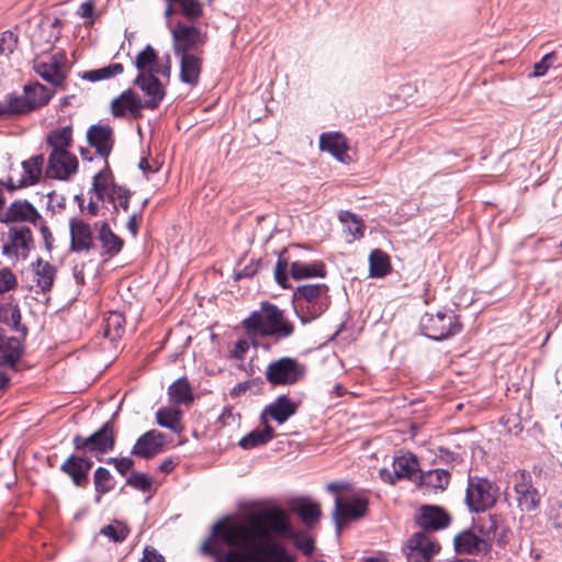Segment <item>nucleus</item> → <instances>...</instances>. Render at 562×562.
I'll use <instances>...</instances> for the list:
<instances>
[{
    "label": "nucleus",
    "mask_w": 562,
    "mask_h": 562,
    "mask_svg": "<svg viewBox=\"0 0 562 562\" xmlns=\"http://www.w3.org/2000/svg\"><path fill=\"white\" fill-rule=\"evenodd\" d=\"M146 108L140 97L132 90L124 91L120 97L115 98L111 103L114 116H123L131 113L135 116L139 115L140 110Z\"/></svg>",
    "instance_id": "nucleus-26"
},
{
    "label": "nucleus",
    "mask_w": 562,
    "mask_h": 562,
    "mask_svg": "<svg viewBox=\"0 0 562 562\" xmlns=\"http://www.w3.org/2000/svg\"><path fill=\"white\" fill-rule=\"evenodd\" d=\"M557 59L555 53L546 54L540 61L533 66V77H542L547 74L548 69L553 65Z\"/></svg>",
    "instance_id": "nucleus-53"
},
{
    "label": "nucleus",
    "mask_w": 562,
    "mask_h": 562,
    "mask_svg": "<svg viewBox=\"0 0 562 562\" xmlns=\"http://www.w3.org/2000/svg\"><path fill=\"white\" fill-rule=\"evenodd\" d=\"M367 510L368 501L362 495L337 496L333 512L337 533H340L344 524L363 517Z\"/></svg>",
    "instance_id": "nucleus-8"
},
{
    "label": "nucleus",
    "mask_w": 562,
    "mask_h": 562,
    "mask_svg": "<svg viewBox=\"0 0 562 562\" xmlns=\"http://www.w3.org/2000/svg\"><path fill=\"white\" fill-rule=\"evenodd\" d=\"M440 547L426 531L414 533L407 541L405 554L408 562H429Z\"/></svg>",
    "instance_id": "nucleus-15"
},
{
    "label": "nucleus",
    "mask_w": 562,
    "mask_h": 562,
    "mask_svg": "<svg viewBox=\"0 0 562 562\" xmlns=\"http://www.w3.org/2000/svg\"><path fill=\"white\" fill-rule=\"evenodd\" d=\"M66 55L58 52L50 55L47 59L35 60L33 69L43 80L59 87L66 79Z\"/></svg>",
    "instance_id": "nucleus-14"
},
{
    "label": "nucleus",
    "mask_w": 562,
    "mask_h": 562,
    "mask_svg": "<svg viewBox=\"0 0 562 562\" xmlns=\"http://www.w3.org/2000/svg\"><path fill=\"white\" fill-rule=\"evenodd\" d=\"M40 227L41 235L45 241L46 247L49 249L52 246L53 236L48 229V227L45 225L43 217L41 216L40 222H37V225Z\"/></svg>",
    "instance_id": "nucleus-57"
},
{
    "label": "nucleus",
    "mask_w": 562,
    "mask_h": 562,
    "mask_svg": "<svg viewBox=\"0 0 562 562\" xmlns=\"http://www.w3.org/2000/svg\"><path fill=\"white\" fill-rule=\"evenodd\" d=\"M54 93V90L46 88L40 82H34L24 86L23 94L18 95V99L23 113L27 114L47 104Z\"/></svg>",
    "instance_id": "nucleus-18"
},
{
    "label": "nucleus",
    "mask_w": 562,
    "mask_h": 562,
    "mask_svg": "<svg viewBox=\"0 0 562 562\" xmlns=\"http://www.w3.org/2000/svg\"><path fill=\"white\" fill-rule=\"evenodd\" d=\"M9 376L5 372L0 370V391L5 389L9 385Z\"/></svg>",
    "instance_id": "nucleus-64"
},
{
    "label": "nucleus",
    "mask_w": 562,
    "mask_h": 562,
    "mask_svg": "<svg viewBox=\"0 0 562 562\" xmlns=\"http://www.w3.org/2000/svg\"><path fill=\"white\" fill-rule=\"evenodd\" d=\"M180 59V80L189 86L199 82L202 59L198 53L176 55Z\"/></svg>",
    "instance_id": "nucleus-27"
},
{
    "label": "nucleus",
    "mask_w": 562,
    "mask_h": 562,
    "mask_svg": "<svg viewBox=\"0 0 562 562\" xmlns=\"http://www.w3.org/2000/svg\"><path fill=\"white\" fill-rule=\"evenodd\" d=\"M138 167L143 170L146 177H148L149 173H154L158 170L157 167L154 168L146 158L140 159Z\"/></svg>",
    "instance_id": "nucleus-61"
},
{
    "label": "nucleus",
    "mask_w": 562,
    "mask_h": 562,
    "mask_svg": "<svg viewBox=\"0 0 562 562\" xmlns=\"http://www.w3.org/2000/svg\"><path fill=\"white\" fill-rule=\"evenodd\" d=\"M47 142L53 150H68L72 143L71 126H64L52 131L47 137Z\"/></svg>",
    "instance_id": "nucleus-40"
},
{
    "label": "nucleus",
    "mask_w": 562,
    "mask_h": 562,
    "mask_svg": "<svg viewBox=\"0 0 562 562\" xmlns=\"http://www.w3.org/2000/svg\"><path fill=\"white\" fill-rule=\"evenodd\" d=\"M110 463L114 464V468L117 472H120L122 475L126 474L133 467L134 462L131 458L124 457V458H111L109 460Z\"/></svg>",
    "instance_id": "nucleus-54"
},
{
    "label": "nucleus",
    "mask_w": 562,
    "mask_h": 562,
    "mask_svg": "<svg viewBox=\"0 0 562 562\" xmlns=\"http://www.w3.org/2000/svg\"><path fill=\"white\" fill-rule=\"evenodd\" d=\"M419 485L428 491H443L450 482V473L447 470L434 469L419 476Z\"/></svg>",
    "instance_id": "nucleus-33"
},
{
    "label": "nucleus",
    "mask_w": 562,
    "mask_h": 562,
    "mask_svg": "<svg viewBox=\"0 0 562 562\" xmlns=\"http://www.w3.org/2000/svg\"><path fill=\"white\" fill-rule=\"evenodd\" d=\"M274 535L293 536L290 517L279 508L247 521L216 522L201 551L216 562H294Z\"/></svg>",
    "instance_id": "nucleus-1"
},
{
    "label": "nucleus",
    "mask_w": 562,
    "mask_h": 562,
    "mask_svg": "<svg viewBox=\"0 0 562 562\" xmlns=\"http://www.w3.org/2000/svg\"><path fill=\"white\" fill-rule=\"evenodd\" d=\"M347 488H348V484H344V483L334 482V483H330L327 485V491L335 494L336 497L345 496L342 494V492H344V490H347Z\"/></svg>",
    "instance_id": "nucleus-59"
},
{
    "label": "nucleus",
    "mask_w": 562,
    "mask_h": 562,
    "mask_svg": "<svg viewBox=\"0 0 562 562\" xmlns=\"http://www.w3.org/2000/svg\"><path fill=\"white\" fill-rule=\"evenodd\" d=\"M274 437V431L271 426L263 424L261 430H252L239 440V446L243 449H252L262 446Z\"/></svg>",
    "instance_id": "nucleus-36"
},
{
    "label": "nucleus",
    "mask_w": 562,
    "mask_h": 562,
    "mask_svg": "<svg viewBox=\"0 0 562 562\" xmlns=\"http://www.w3.org/2000/svg\"><path fill=\"white\" fill-rule=\"evenodd\" d=\"M164 442L165 435L162 432L155 429L148 430L137 439L132 454L144 459L151 458L161 451Z\"/></svg>",
    "instance_id": "nucleus-22"
},
{
    "label": "nucleus",
    "mask_w": 562,
    "mask_h": 562,
    "mask_svg": "<svg viewBox=\"0 0 562 562\" xmlns=\"http://www.w3.org/2000/svg\"><path fill=\"white\" fill-rule=\"evenodd\" d=\"M78 159L68 150H52L48 159L47 176L58 180H67L77 172Z\"/></svg>",
    "instance_id": "nucleus-17"
},
{
    "label": "nucleus",
    "mask_w": 562,
    "mask_h": 562,
    "mask_svg": "<svg viewBox=\"0 0 562 562\" xmlns=\"http://www.w3.org/2000/svg\"><path fill=\"white\" fill-rule=\"evenodd\" d=\"M98 239L101 243L103 252L110 257L117 255L123 247L122 238L114 234L106 223L100 225Z\"/></svg>",
    "instance_id": "nucleus-34"
},
{
    "label": "nucleus",
    "mask_w": 562,
    "mask_h": 562,
    "mask_svg": "<svg viewBox=\"0 0 562 562\" xmlns=\"http://www.w3.org/2000/svg\"><path fill=\"white\" fill-rule=\"evenodd\" d=\"M303 374L304 368L288 357L271 362L266 370V378L272 384H294Z\"/></svg>",
    "instance_id": "nucleus-12"
},
{
    "label": "nucleus",
    "mask_w": 562,
    "mask_h": 562,
    "mask_svg": "<svg viewBox=\"0 0 562 562\" xmlns=\"http://www.w3.org/2000/svg\"><path fill=\"white\" fill-rule=\"evenodd\" d=\"M89 144L101 157H106L113 146V131L109 125H92L87 133Z\"/></svg>",
    "instance_id": "nucleus-25"
},
{
    "label": "nucleus",
    "mask_w": 562,
    "mask_h": 562,
    "mask_svg": "<svg viewBox=\"0 0 562 562\" xmlns=\"http://www.w3.org/2000/svg\"><path fill=\"white\" fill-rule=\"evenodd\" d=\"M33 247L32 233L25 226H12L2 246V255L11 260L25 259Z\"/></svg>",
    "instance_id": "nucleus-9"
},
{
    "label": "nucleus",
    "mask_w": 562,
    "mask_h": 562,
    "mask_svg": "<svg viewBox=\"0 0 562 562\" xmlns=\"http://www.w3.org/2000/svg\"><path fill=\"white\" fill-rule=\"evenodd\" d=\"M94 485L95 491L100 494H105L112 490V476L108 469L100 467L95 470Z\"/></svg>",
    "instance_id": "nucleus-48"
},
{
    "label": "nucleus",
    "mask_w": 562,
    "mask_h": 562,
    "mask_svg": "<svg viewBox=\"0 0 562 562\" xmlns=\"http://www.w3.org/2000/svg\"><path fill=\"white\" fill-rule=\"evenodd\" d=\"M181 416L182 413L179 408L162 407L156 412V422L160 427L179 434L182 430Z\"/></svg>",
    "instance_id": "nucleus-35"
},
{
    "label": "nucleus",
    "mask_w": 562,
    "mask_h": 562,
    "mask_svg": "<svg viewBox=\"0 0 562 562\" xmlns=\"http://www.w3.org/2000/svg\"><path fill=\"white\" fill-rule=\"evenodd\" d=\"M41 220V214L37 210L27 201L13 202L4 214L3 221L5 222H29L34 226Z\"/></svg>",
    "instance_id": "nucleus-28"
},
{
    "label": "nucleus",
    "mask_w": 562,
    "mask_h": 562,
    "mask_svg": "<svg viewBox=\"0 0 562 562\" xmlns=\"http://www.w3.org/2000/svg\"><path fill=\"white\" fill-rule=\"evenodd\" d=\"M319 148L323 151H328L339 161L345 160L347 144L340 133H323L319 137Z\"/></svg>",
    "instance_id": "nucleus-31"
},
{
    "label": "nucleus",
    "mask_w": 562,
    "mask_h": 562,
    "mask_svg": "<svg viewBox=\"0 0 562 562\" xmlns=\"http://www.w3.org/2000/svg\"><path fill=\"white\" fill-rule=\"evenodd\" d=\"M482 541L470 531H464L456 536L454 547L459 553H474L480 551Z\"/></svg>",
    "instance_id": "nucleus-42"
},
{
    "label": "nucleus",
    "mask_w": 562,
    "mask_h": 562,
    "mask_svg": "<svg viewBox=\"0 0 562 562\" xmlns=\"http://www.w3.org/2000/svg\"><path fill=\"white\" fill-rule=\"evenodd\" d=\"M16 94L9 93L0 100V120L23 115Z\"/></svg>",
    "instance_id": "nucleus-45"
},
{
    "label": "nucleus",
    "mask_w": 562,
    "mask_h": 562,
    "mask_svg": "<svg viewBox=\"0 0 562 562\" xmlns=\"http://www.w3.org/2000/svg\"><path fill=\"white\" fill-rule=\"evenodd\" d=\"M329 303L328 286L324 283L301 285L293 294L294 311L303 324L319 317Z\"/></svg>",
    "instance_id": "nucleus-3"
},
{
    "label": "nucleus",
    "mask_w": 562,
    "mask_h": 562,
    "mask_svg": "<svg viewBox=\"0 0 562 562\" xmlns=\"http://www.w3.org/2000/svg\"><path fill=\"white\" fill-rule=\"evenodd\" d=\"M291 509L301 518L306 527H313L322 515L321 506L306 498H297L292 502Z\"/></svg>",
    "instance_id": "nucleus-30"
},
{
    "label": "nucleus",
    "mask_w": 562,
    "mask_h": 562,
    "mask_svg": "<svg viewBox=\"0 0 562 562\" xmlns=\"http://www.w3.org/2000/svg\"><path fill=\"white\" fill-rule=\"evenodd\" d=\"M0 323L8 324L15 331L23 336L26 328L21 325V313L18 304L13 302L0 303ZM22 355V345L20 339L5 337L0 328V366L13 367Z\"/></svg>",
    "instance_id": "nucleus-4"
},
{
    "label": "nucleus",
    "mask_w": 562,
    "mask_h": 562,
    "mask_svg": "<svg viewBox=\"0 0 562 562\" xmlns=\"http://www.w3.org/2000/svg\"><path fill=\"white\" fill-rule=\"evenodd\" d=\"M114 443L113 427L110 423H105L98 431L89 437L76 436L74 438L76 449L100 454L111 451L114 448Z\"/></svg>",
    "instance_id": "nucleus-13"
},
{
    "label": "nucleus",
    "mask_w": 562,
    "mask_h": 562,
    "mask_svg": "<svg viewBox=\"0 0 562 562\" xmlns=\"http://www.w3.org/2000/svg\"><path fill=\"white\" fill-rule=\"evenodd\" d=\"M288 539L294 541V546L305 555L311 554L314 551V540L304 532H296L293 530V536Z\"/></svg>",
    "instance_id": "nucleus-50"
},
{
    "label": "nucleus",
    "mask_w": 562,
    "mask_h": 562,
    "mask_svg": "<svg viewBox=\"0 0 562 562\" xmlns=\"http://www.w3.org/2000/svg\"><path fill=\"white\" fill-rule=\"evenodd\" d=\"M134 64L138 70V75L162 76L167 81L170 79V56L166 55L165 58H159L156 50L150 45H147L137 54Z\"/></svg>",
    "instance_id": "nucleus-10"
},
{
    "label": "nucleus",
    "mask_w": 562,
    "mask_h": 562,
    "mask_svg": "<svg viewBox=\"0 0 562 562\" xmlns=\"http://www.w3.org/2000/svg\"><path fill=\"white\" fill-rule=\"evenodd\" d=\"M105 199H108L113 204L115 211H119V209L127 211L128 209L130 194L125 189L121 187L112 189V192H110Z\"/></svg>",
    "instance_id": "nucleus-49"
},
{
    "label": "nucleus",
    "mask_w": 562,
    "mask_h": 562,
    "mask_svg": "<svg viewBox=\"0 0 562 562\" xmlns=\"http://www.w3.org/2000/svg\"><path fill=\"white\" fill-rule=\"evenodd\" d=\"M93 10H94V4L92 1H87V2H83L80 8H79V14L85 18V19H89L90 20V23L93 21L92 19V15H93Z\"/></svg>",
    "instance_id": "nucleus-58"
},
{
    "label": "nucleus",
    "mask_w": 562,
    "mask_h": 562,
    "mask_svg": "<svg viewBox=\"0 0 562 562\" xmlns=\"http://www.w3.org/2000/svg\"><path fill=\"white\" fill-rule=\"evenodd\" d=\"M16 284V277L10 269L4 268L0 270V294L14 289Z\"/></svg>",
    "instance_id": "nucleus-52"
},
{
    "label": "nucleus",
    "mask_w": 562,
    "mask_h": 562,
    "mask_svg": "<svg viewBox=\"0 0 562 562\" xmlns=\"http://www.w3.org/2000/svg\"><path fill=\"white\" fill-rule=\"evenodd\" d=\"M170 401L176 404H188L192 401V391L189 382L181 378L175 381L168 389Z\"/></svg>",
    "instance_id": "nucleus-41"
},
{
    "label": "nucleus",
    "mask_w": 562,
    "mask_h": 562,
    "mask_svg": "<svg viewBox=\"0 0 562 562\" xmlns=\"http://www.w3.org/2000/svg\"><path fill=\"white\" fill-rule=\"evenodd\" d=\"M296 413V405L285 395H280L274 402L269 404L261 413L262 424H268L267 417L272 418L278 424L285 423Z\"/></svg>",
    "instance_id": "nucleus-24"
},
{
    "label": "nucleus",
    "mask_w": 562,
    "mask_h": 562,
    "mask_svg": "<svg viewBox=\"0 0 562 562\" xmlns=\"http://www.w3.org/2000/svg\"><path fill=\"white\" fill-rule=\"evenodd\" d=\"M175 55L196 53V48L204 44L201 30L179 22L171 29Z\"/></svg>",
    "instance_id": "nucleus-11"
},
{
    "label": "nucleus",
    "mask_w": 562,
    "mask_h": 562,
    "mask_svg": "<svg viewBox=\"0 0 562 562\" xmlns=\"http://www.w3.org/2000/svg\"><path fill=\"white\" fill-rule=\"evenodd\" d=\"M142 562H165V559L154 548H145Z\"/></svg>",
    "instance_id": "nucleus-56"
},
{
    "label": "nucleus",
    "mask_w": 562,
    "mask_h": 562,
    "mask_svg": "<svg viewBox=\"0 0 562 562\" xmlns=\"http://www.w3.org/2000/svg\"><path fill=\"white\" fill-rule=\"evenodd\" d=\"M291 276L295 280H302L314 277H324L325 267L323 263H307L294 261L291 265Z\"/></svg>",
    "instance_id": "nucleus-38"
},
{
    "label": "nucleus",
    "mask_w": 562,
    "mask_h": 562,
    "mask_svg": "<svg viewBox=\"0 0 562 562\" xmlns=\"http://www.w3.org/2000/svg\"><path fill=\"white\" fill-rule=\"evenodd\" d=\"M286 270H288L286 262L279 260L274 268V277H276L277 282L283 288H285V282L288 281Z\"/></svg>",
    "instance_id": "nucleus-55"
},
{
    "label": "nucleus",
    "mask_w": 562,
    "mask_h": 562,
    "mask_svg": "<svg viewBox=\"0 0 562 562\" xmlns=\"http://www.w3.org/2000/svg\"><path fill=\"white\" fill-rule=\"evenodd\" d=\"M420 328L428 338L442 340L456 335L460 330V324L453 312H427L420 318Z\"/></svg>",
    "instance_id": "nucleus-6"
},
{
    "label": "nucleus",
    "mask_w": 562,
    "mask_h": 562,
    "mask_svg": "<svg viewBox=\"0 0 562 562\" xmlns=\"http://www.w3.org/2000/svg\"><path fill=\"white\" fill-rule=\"evenodd\" d=\"M498 494L499 490L492 481L471 476L468 480L465 504L471 512H485L495 505Z\"/></svg>",
    "instance_id": "nucleus-5"
},
{
    "label": "nucleus",
    "mask_w": 562,
    "mask_h": 562,
    "mask_svg": "<svg viewBox=\"0 0 562 562\" xmlns=\"http://www.w3.org/2000/svg\"><path fill=\"white\" fill-rule=\"evenodd\" d=\"M135 85L138 86L147 97V99L143 101L146 109L154 110L159 106L166 95V90L164 83L159 81L157 76L137 75Z\"/></svg>",
    "instance_id": "nucleus-19"
},
{
    "label": "nucleus",
    "mask_w": 562,
    "mask_h": 562,
    "mask_svg": "<svg viewBox=\"0 0 562 562\" xmlns=\"http://www.w3.org/2000/svg\"><path fill=\"white\" fill-rule=\"evenodd\" d=\"M243 327L252 337L285 339L293 335L294 325L284 311L277 305L262 302L260 307L243 321Z\"/></svg>",
    "instance_id": "nucleus-2"
},
{
    "label": "nucleus",
    "mask_w": 562,
    "mask_h": 562,
    "mask_svg": "<svg viewBox=\"0 0 562 562\" xmlns=\"http://www.w3.org/2000/svg\"><path fill=\"white\" fill-rule=\"evenodd\" d=\"M552 519V525L555 529L558 530H561L562 531V505L558 506L555 509H554V514L553 516L551 517Z\"/></svg>",
    "instance_id": "nucleus-60"
},
{
    "label": "nucleus",
    "mask_w": 562,
    "mask_h": 562,
    "mask_svg": "<svg viewBox=\"0 0 562 562\" xmlns=\"http://www.w3.org/2000/svg\"><path fill=\"white\" fill-rule=\"evenodd\" d=\"M31 282L30 288L35 292H47L52 289L55 277L56 268L48 261L37 259L31 265Z\"/></svg>",
    "instance_id": "nucleus-20"
},
{
    "label": "nucleus",
    "mask_w": 562,
    "mask_h": 562,
    "mask_svg": "<svg viewBox=\"0 0 562 562\" xmlns=\"http://www.w3.org/2000/svg\"><path fill=\"white\" fill-rule=\"evenodd\" d=\"M92 467L89 459L70 456L61 465V470L67 473L77 486L87 482L88 472Z\"/></svg>",
    "instance_id": "nucleus-29"
},
{
    "label": "nucleus",
    "mask_w": 562,
    "mask_h": 562,
    "mask_svg": "<svg viewBox=\"0 0 562 562\" xmlns=\"http://www.w3.org/2000/svg\"><path fill=\"white\" fill-rule=\"evenodd\" d=\"M127 229L131 232V234L134 237L136 236L137 229H138V224H137L135 214L130 216L128 222H127Z\"/></svg>",
    "instance_id": "nucleus-62"
},
{
    "label": "nucleus",
    "mask_w": 562,
    "mask_h": 562,
    "mask_svg": "<svg viewBox=\"0 0 562 562\" xmlns=\"http://www.w3.org/2000/svg\"><path fill=\"white\" fill-rule=\"evenodd\" d=\"M338 218L344 225V232L348 243L359 240L363 237L366 225L361 217L349 211H340Z\"/></svg>",
    "instance_id": "nucleus-32"
},
{
    "label": "nucleus",
    "mask_w": 562,
    "mask_h": 562,
    "mask_svg": "<svg viewBox=\"0 0 562 562\" xmlns=\"http://www.w3.org/2000/svg\"><path fill=\"white\" fill-rule=\"evenodd\" d=\"M44 162L43 155H35L23 160L20 166L11 167L5 188L13 191L38 183L42 178Z\"/></svg>",
    "instance_id": "nucleus-7"
},
{
    "label": "nucleus",
    "mask_w": 562,
    "mask_h": 562,
    "mask_svg": "<svg viewBox=\"0 0 562 562\" xmlns=\"http://www.w3.org/2000/svg\"><path fill=\"white\" fill-rule=\"evenodd\" d=\"M116 186L112 183L111 176L106 171H99L92 183V189L99 200H104Z\"/></svg>",
    "instance_id": "nucleus-46"
},
{
    "label": "nucleus",
    "mask_w": 562,
    "mask_h": 562,
    "mask_svg": "<svg viewBox=\"0 0 562 562\" xmlns=\"http://www.w3.org/2000/svg\"><path fill=\"white\" fill-rule=\"evenodd\" d=\"M126 482L132 487L142 492H147L153 486V480L147 474L140 472H132Z\"/></svg>",
    "instance_id": "nucleus-51"
},
{
    "label": "nucleus",
    "mask_w": 562,
    "mask_h": 562,
    "mask_svg": "<svg viewBox=\"0 0 562 562\" xmlns=\"http://www.w3.org/2000/svg\"><path fill=\"white\" fill-rule=\"evenodd\" d=\"M417 525L425 530H439L450 522V516L439 506L424 505L416 516Z\"/></svg>",
    "instance_id": "nucleus-21"
},
{
    "label": "nucleus",
    "mask_w": 562,
    "mask_h": 562,
    "mask_svg": "<svg viewBox=\"0 0 562 562\" xmlns=\"http://www.w3.org/2000/svg\"><path fill=\"white\" fill-rule=\"evenodd\" d=\"M159 468L162 472L169 473L175 469V462L171 459L165 460Z\"/></svg>",
    "instance_id": "nucleus-63"
},
{
    "label": "nucleus",
    "mask_w": 562,
    "mask_h": 562,
    "mask_svg": "<svg viewBox=\"0 0 562 562\" xmlns=\"http://www.w3.org/2000/svg\"><path fill=\"white\" fill-rule=\"evenodd\" d=\"M419 470L417 458L413 453H404L395 457L392 463V470L383 468L380 470V477L382 481L394 484L401 479H413Z\"/></svg>",
    "instance_id": "nucleus-16"
},
{
    "label": "nucleus",
    "mask_w": 562,
    "mask_h": 562,
    "mask_svg": "<svg viewBox=\"0 0 562 562\" xmlns=\"http://www.w3.org/2000/svg\"><path fill=\"white\" fill-rule=\"evenodd\" d=\"M369 261L371 277L382 278L390 270L389 257L379 249H375L370 254Z\"/></svg>",
    "instance_id": "nucleus-44"
},
{
    "label": "nucleus",
    "mask_w": 562,
    "mask_h": 562,
    "mask_svg": "<svg viewBox=\"0 0 562 562\" xmlns=\"http://www.w3.org/2000/svg\"><path fill=\"white\" fill-rule=\"evenodd\" d=\"M125 324L124 316L119 312H110L104 317V336L111 340H114L123 333V326Z\"/></svg>",
    "instance_id": "nucleus-43"
},
{
    "label": "nucleus",
    "mask_w": 562,
    "mask_h": 562,
    "mask_svg": "<svg viewBox=\"0 0 562 562\" xmlns=\"http://www.w3.org/2000/svg\"><path fill=\"white\" fill-rule=\"evenodd\" d=\"M70 228V248L72 251H89L93 245L91 227L80 218H72L69 222Z\"/></svg>",
    "instance_id": "nucleus-23"
},
{
    "label": "nucleus",
    "mask_w": 562,
    "mask_h": 562,
    "mask_svg": "<svg viewBox=\"0 0 562 562\" xmlns=\"http://www.w3.org/2000/svg\"><path fill=\"white\" fill-rule=\"evenodd\" d=\"M100 532L114 542H122L127 537L128 529L123 522L114 521L113 524L104 526Z\"/></svg>",
    "instance_id": "nucleus-47"
},
{
    "label": "nucleus",
    "mask_w": 562,
    "mask_h": 562,
    "mask_svg": "<svg viewBox=\"0 0 562 562\" xmlns=\"http://www.w3.org/2000/svg\"><path fill=\"white\" fill-rule=\"evenodd\" d=\"M515 491L521 509L530 512L537 507L539 503L538 493L530 484L526 482L516 483Z\"/></svg>",
    "instance_id": "nucleus-37"
},
{
    "label": "nucleus",
    "mask_w": 562,
    "mask_h": 562,
    "mask_svg": "<svg viewBox=\"0 0 562 562\" xmlns=\"http://www.w3.org/2000/svg\"><path fill=\"white\" fill-rule=\"evenodd\" d=\"M124 71V67L120 63H113L99 69H92L85 71L81 78L91 82L111 79L121 75Z\"/></svg>",
    "instance_id": "nucleus-39"
}]
</instances>
